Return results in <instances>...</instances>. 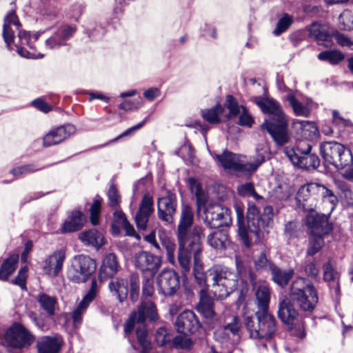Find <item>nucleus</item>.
Returning a JSON list of instances; mask_svg holds the SVG:
<instances>
[{"instance_id": "4d7b16f0", "label": "nucleus", "mask_w": 353, "mask_h": 353, "mask_svg": "<svg viewBox=\"0 0 353 353\" xmlns=\"http://www.w3.org/2000/svg\"><path fill=\"white\" fill-rule=\"evenodd\" d=\"M39 170H41V168H37L36 165L33 164H29L13 168L10 171V173L13 174L15 178H18L21 176L30 174Z\"/></svg>"}, {"instance_id": "680f3d73", "label": "nucleus", "mask_w": 353, "mask_h": 353, "mask_svg": "<svg viewBox=\"0 0 353 353\" xmlns=\"http://www.w3.org/2000/svg\"><path fill=\"white\" fill-rule=\"evenodd\" d=\"M290 195V191L286 185H279L273 190V196L278 200H286Z\"/></svg>"}, {"instance_id": "473e14b6", "label": "nucleus", "mask_w": 353, "mask_h": 353, "mask_svg": "<svg viewBox=\"0 0 353 353\" xmlns=\"http://www.w3.org/2000/svg\"><path fill=\"white\" fill-rule=\"evenodd\" d=\"M61 343L56 337L43 336L37 341V353H59Z\"/></svg>"}, {"instance_id": "5fc2aeb1", "label": "nucleus", "mask_w": 353, "mask_h": 353, "mask_svg": "<svg viewBox=\"0 0 353 353\" xmlns=\"http://www.w3.org/2000/svg\"><path fill=\"white\" fill-rule=\"evenodd\" d=\"M324 244L323 236H313L309 243L307 254L313 256L320 251Z\"/></svg>"}, {"instance_id": "c756f323", "label": "nucleus", "mask_w": 353, "mask_h": 353, "mask_svg": "<svg viewBox=\"0 0 353 353\" xmlns=\"http://www.w3.org/2000/svg\"><path fill=\"white\" fill-rule=\"evenodd\" d=\"M21 23L14 12H9L4 19L3 37L8 49L12 50L11 43L14 41V32L19 30Z\"/></svg>"}, {"instance_id": "bf43d9fd", "label": "nucleus", "mask_w": 353, "mask_h": 353, "mask_svg": "<svg viewBox=\"0 0 353 353\" xmlns=\"http://www.w3.org/2000/svg\"><path fill=\"white\" fill-rule=\"evenodd\" d=\"M155 340L160 346L170 342L171 336L165 327H160L157 329L155 334Z\"/></svg>"}, {"instance_id": "2eb2a0df", "label": "nucleus", "mask_w": 353, "mask_h": 353, "mask_svg": "<svg viewBox=\"0 0 353 353\" xmlns=\"http://www.w3.org/2000/svg\"><path fill=\"white\" fill-rule=\"evenodd\" d=\"M204 214V222L211 228L228 226L232 222L230 210L218 204L208 205Z\"/></svg>"}, {"instance_id": "79ce46f5", "label": "nucleus", "mask_w": 353, "mask_h": 353, "mask_svg": "<svg viewBox=\"0 0 353 353\" xmlns=\"http://www.w3.org/2000/svg\"><path fill=\"white\" fill-rule=\"evenodd\" d=\"M189 184L192 192L194 191L196 199L197 212H199L201 208L205 206L208 201V194L202 189L201 185L196 182V180L194 178L189 179Z\"/></svg>"}, {"instance_id": "4468645a", "label": "nucleus", "mask_w": 353, "mask_h": 353, "mask_svg": "<svg viewBox=\"0 0 353 353\" xmlns=\"http://www.w3.org/2000/svg\"><path fill=\"white\" fill-rule=\"evenodd\" d=\"M203 236L202 228L199 226H194L191 232V241L178 240L179 242V252H178V261L183 273L185 274L189 272L191 267V256L193 255V246L192 243L197 242L201 243L200 241Z\"/></svg>"}, {"instance_id": "a19ab883", "label": "nucleus", "mask_w": 353, "mask_h": 353, "mask_svg": "<svg viewBox=\"0 0 353 353\" xmlns=\"http://www.w3.org/2000/svg\"><path fill=\"white\" fill-rule=\"evenodd\" d=\"M19 261L17 254L10 255L0 267V281H6L15 271Z\"/></svg>"}, {"instance_id": "774afa93", "label": "nucleus", "mask_w": 353, "mask_h": 353, "mask_svg": "<svg viewBox=\"0 0 353 353\" xmlns=\"http://www.w3.org/2000/svg\"><path fill=\"white\" fill-rule=\"evenodd\" d=\"M143 283L142 287L143 296L146 298L150 297L154 293V281L153 277L147 276Z\"/></svg>"}, {"instance_id": "aec40b11", "label": "nucleus", "mask_w": 353, "mask_h": 353, "mask_svg": "<svg viewBox=\"0 0 353 353\" xmlns=\"http://www.w3.org/2000/svg\"><path fill=\"white\" fill-rule=\"evenodd\" d=\"M75 25L61 24L50 37L46 40V46L49 49H58L67 45V41L76 33Z\"/></svg>"}, {"instance_id": "b1692460", "label": "nucleus", "mask_w": 353, "mask_h": 353, "mask_svg": "<svg viewBox=\"0 0 353 353\" xmlns=\"http://www.w3.org/2000/svg\"><path fill=\"white\" fill-rule=\"evenodd\" d=\"M76 132V128L71 123L60 125L50 130L43 138V145L50 147L65 141Z\"/></svg>"}, {"instance_id": "423d86ee", "label": "nucleus", "mask_w": 353, "mask_h": 353, "mask_svg": "<svg viewBox=\"0 0 353 353\" xmlns=\"http://www.w3.org/2000/svg\"><path fill=\"white\" fill-rule=\"evenodd\" d=\"M319 148L324 163L338 170L343 169L353 162L352 152L339 142L325 141L321 143Z\"/></svg>"}, {"instance_id": "5701e85b", "label": "nucleus", "mask_w": 353, "mask_h": 353, "mask_svg": "<svg viewBox=\"0 0 353 353\" xmlns=\"http://www.w3.org/2000/svg\"><path fill=\"white\" fill-rule=\"evenodd\" d=\"M305 224L313 236H323L332 230L328 217L324 214L311 213L307 215Z\"/></svg>"}, {"instance_id": "412c9836", "label": "nucleus", "mask_w": 353, "mask_h": 353, "mask_svg": "<svg viewBox=\"0 0 353 353\" xmlns=\"http://www.w3.org/2000/svg\"><path fill=\"white\" fill-rule=\"evenodd\" d=\"M98 291L97 282L93 279L88 292L83 297L81 302L77 305L71 313V317L74 327H79L83 321V316L87 311L90 304L95 299Z\"/></svg>"}, {"instance_id": "f3484780", "label": "nucleus", "mask_w": 353, "mask_h": 353, "mask_svg": "<svg viewBox=\"0 0 353 353\" xmlns=\"http://www.w3.org/2000/svg\"><path fill=\"white\" fill-rule=\"evenodd\" d=\"M176 207V194L170 191H167L165 195L159 197L157 200L158 217L165 224H172Z\"/></svg>"}, {"instance_id": "13d9d810", "label": "nucleus", "mask_w": 353, "mask_h": 353, "mask_svg": "<svg viewBox=\"0 0 353 353\" xmlns=\"http://www.w3.org/2000/svg\"><path fill=\"white\" fill-rule=\"evenodd\" d=\"M225 106L230 111L231 116H236L242 110L243 105H239L237 101L232 95H228L225 100Z\"/></svg>"}, {"instance_id": "72a5a7b5", "label": "nucleus", "mask_w": 353, "mask_h": 353, "mask_svg": "<svg viewBox=\"0 0 353 353\" xmlns=\"http://www.w3.org/2000/svg\"><path fill=\"white\" fill-rule=\"evenodd\" d=\"M323 269L324 281L327 283L330 291L336 296H339L340 293L339 273L334 270L330 261L324 264Z\"/></svg>"}, {"instance_id": "a18cd8bd", "label": "nucleus", "mask_w": 353, "mask_h": 353, "mask_svg": "<svg viewBox=\"0 0 353 353\" xmlns=\"http://www.w3.org/2000/svg\"><path fill=\"white\" fill-rule=\"evenodd\" d=\"M159 239L162 246L165 249L167 258L171 264L175 262V250L176 245L173 239L168 236L165 234H159Z\"/></svg>"}, {"instance_id": "dca6fc26", "label": "nucleus", "mask_w": 353, "mask_h": 353, "mask_svg": "<svg viewBox=\"0 0 353 353\" xmlns=\"http://www.w3.org/2000/svg\"><path fill=\"white\" fill-rule=\"evenodd\" d=\"M135 267L139 269L145 277H154L161 266V258L149 252L141 251L135 254L134 257Z\"/></svg>"}, {"instance_id": "864d4df0", "label": "nucleus", "mask_w": 353, "mask_h": 353, "mask_svg": "<svg viewBox=\"0 0 353 353\" xmlns=\"http://www.w3.org/2000/svg\"><path fill=\"white\" fill-rule=\"evenodd\" d=\"M293 23V17L288 14H285L279 19L276 23L275 29L273 30V34L276 36H279L285 31H286L289 27Z\"/></svg>"}, {"instance_id": "8fccbe9b", "label": "nucleus", "mask_w": 353, "mask_h": 353, "mask_svg": "<svg viewBox=\"0 0 353 353\" xmlns=\"http://www.w3.org/2000/svg\"><path fill=\"white\" fill-rule=\"evenodd\" d=\"M288 101L297 116L308 117L310 113V108L299 102L294 96L288 95Z\"/></svg>"}, {"instance_id": "37998d69", "label": "nucleus", "mask_w": 353, "mask_h": 353, "mask_svg": "<svg viewBox=\"0 0 353 353\" xmlns=\"http://www.w3.org/2000/svg\"><path fill=\"white\" fill-rule=\"evenodd\" d=\"M270 272L272 280L281 288H284L288 285L294 274L293 270H282L275 265Z\"/></svg>"}, {"instance_id": "1a4fd4ad", "label": "nucleus", "mask_w": 353, "mask_h": 353, "mask_svg": "<svg viewBox=\"0 0 353 353\" xmlns=\"http://www.w3.org/2000/svg\"><path fill=\"white\" fill-rule=\"evenodd\" d=\"M312 145L307 142H301L294 148H286L285 153L289 160L295 165L302 169H316L320 164L319 157L311 153Z\"/></svg>"}, {"instance_id": "0e129e2a", "label": "nucleus", "mask_w": 353, "mask_h": 353, "mask_svg": "<svg viewBox=\"0 0 353 353\" xmlns=\"http://www.w3.org/2000/svg\"><path fill=\"white\" fill-rule=\"evenodd\" d=\"M139 277L136 274H132L130 277V299L135 302L139 297Z\"/></svg>"}, {"instance_id": "393cba45", "label": "nucleus", "mask_w": 353, "mask_h": 353, "mask_svg": "<svg viewBox=\"0 0 353 353\" xmlns=\"http://www.w3.org/2000/svg\"><path fill=\"white\" fill-rule=\"evenodd\" d=\"M296 200L299 207L304 211H313L317 201L314 183H309L301 186L296 193Z\"/></svg>"}, {"instance_id": "f8f14e48", "label": "nucleus", "mask_w": 353, "mask_h": 353, "mask_svg": "<svg viewBox=\"0 0 353 353\" xmlns=\"http://www.w3.org/2000/svg\"><path fill=\"white\" fill-rule=\"evenodd\" d=\"M294 303L290 298L283 299L279 303L278 316L281 321L288 325L290 329H295V334L299 338L305 336V325L299 320V312L294 307Z\"/></svg>"}, {"instance_id": "a211bd4d", "label": "nucleus", "mask_w": 353, "mask_h": 353, "mask_svg": "<svg viewBox=\"0 0 353 353\" xmlns=\"http://www.w3.org/2000/svg\"><path fill=\"white\" fill-rule=\"evenodd\" d=\"M157 285L160 294L172 296L179 288V276L173 270H163L157 278Z\"/></svg>"}, {"instance_id": "2f4dec72", "label": "nucleus", "mask_w": 353, "mask_h": 353, "mask_svg": "<svg viewBox=\"0 0 353 353\" xmlns=\"http://www.w3.org/2000/svg\"><path fill=\"white\" fill-rule=\"evenodd\" d=\"M85 221V216L81 211H72L63 222L61 228V232L70 233L78 231L83 228Z\"/></svg>"}, {"instance_id": "6e6552de", "label": "nucleus", "mask_w": 353, "mask_h": 353, "mask_svg": "<svg viewBox=\"0 0 353 353\" xmlns=\"http://www.w3.org/2000/svg\"><path fill=\"white\" fill-rule=\"evenodd\" d=\"M241 323L237 316H233L230 323L218 327L214 332L216 344L210 347L211 353H232L233 337H238Z\"/></svg>"}, {"instance_id": "a878e982", "label": "nucleus", "mask_w": 353, "mask_h": 353, "mask_svg": "<svg viewBox=\"0 0 353 353\" xmlns=\"http://www.w3.org/2000/svg\"><path fill=\"white\" fill-rule=\"evenodd\" d=\"M194 221V212L188 205H183L180 213L179 223L177 227L178 240L191 241L190 230Z\"/></svg>"}, {"instance_id": "e433bc0d", "label": "nucleus", "mask_w": 353, "mask_h": 353, "mask_svg": "<svg viewBox=\"0 0 353 353\" xmlns=\"http://www.w3.org/2000/svg\"><path fill=\"white\" fill-rule=\"evenodd\" d=\"M119 268L117 256L114 253H110L103 260L99 276L101 278L112 277L117 273Z\"/></svg>"}, {"instance_id": "09e8293b", "label": "nucleus", "mask_w": 353, "mask_h": 353, "mask_svg": "<svg viewBox=\"0 0 353 353\" xmlns=\"http://www.w3.org/2000/svg\"><path fill=\"white\" fill-rule=\"evenodd\" d=\"M318 59L321 61H326L332 65L338 64L344 59V55L336 50H327L318 54Z\"/></svg>"}, {"instance_id": "c9c22d12", "label": "nucleus", "mask_w": 353, "mask_h": 353, "mask_svg": "<svg viewBox=\"0 0 353 353\" xmlns=\"http://www.w3.org/2000/svg\"><path fill=\"white\" fill-rule=\"evenodd\" d=\"M199 298V302L196 307V310L207 319L212 318L215 314L213 310V301L208 296L206 289L200 290Z\"/></svg>"}, {"instance_id": "0eeeda50", "label": "nucleus", "mask_w": 353, "mask_h": 353, "mask_svg": "<svg viewBox=\"0 0 353 353\" xmlns=\"http://www.w3.org/2000/svg\"><path fill=\"white\" fill-rule=\"evenodd\" d=\"M265 153L257 150L255 156L247 163H241L236 154L227 150L221 154H216L214 158L225 170L252 173L265 161Z\"/></svg>"}, {"instance_id": "58836bf2", "label": "nucleus", "mask_w": 353, "mask_h": 353, "mask_svg": "<svg viewBox=\"0 0 353 353\" xmlns=\"http://www.w3.org/2000/svg\"><path fill=\"white\" fill-rule=\"evenodd\" d=\"M314 190L317 199L321 198L323 200H327L330 203L331 210H333L338 204L339 200L332 190L328 186L319 183H314Z\"/></svg>"}, {"instance_id": "c85d7f7f", "label": "nucleus", "mask_w": 353, "mask_h": 353, "mask_svg": "<svg viewBox=\"0 0 353 353\" xmlns=\"http://www.w3.org/2000/svg\"><path fill=\"white\" fill-rule=\"evenodd\" d=\"M65 259V251L63 250L55 251L45 261V263L43 268L45 274L52 277L58 276L62 270Z\"/></svg>"}, {"instance_id": "9b49d317", "label": "nucleus", "mask_w": 353, "mask_h": 353, "mask_svg": "<svg viewBox=\"0 0 353 353\" xmlns=\"http://www.w3.org/2000/svg\"><path fill=\"white\" fill-rule=\"evenodd\" d=\"M97 264L94 259L86 255H79L74 258L68 270V278L74 283H84L95 272Z\"/></svg>"}, {"instance_id": "de8ad7c7", "label": "nucleus", "mask_w": 353, "mask_h": 353, "mask_svg": "<svg viewBox=\"0 0 353 353\" xmlns=\"http://www.w3.org/2000/svg\"><path fill=\"white\" fill-rule=\"evenodd\" d=\"M38 301L41 307L48 313V315L54 314L55 307L57 301L55 297L50 296L46 294L39 295Z\"/></svg>"}, {"instance_id": "7c9ffc66", "label": "nucleus", "mask_w": 353, "mask_h": 353, "mask_svg": "<svg viewBox=\"0 0 353 353\" xmlns=\"http://www.w3.org/2000/svg\"><path fill=\"white\" fill-rule=\"evenodd\" d=\"M193 248L194 256V267L193 274L196 281L201 287L206 286L207 279L204 274L203 266L200 259V254L201 252V244L194 242L192 243Z\"/></svg>"}, {"instance_id": "3c124183", "label": "nucleus", "mask_w": 353, "mask_h": 353, "mask_svg": "<svg viewBox=\"0 0 353 353\" xmlns=\"http://www.w3.org/2000/svg\"><path fill=\"white\" fill-rule=\"evenodd\" d=\"M293 125L294 127H299L302 130V132L305 137L307 136V131L309 132V137L316 136V134L318 133V128L316 124L313 122L297 119L294 121Z\"/></svg>"}, {"instance_id": "9d476101", "label": "nucleus", "mask_w": 353, "mask_h": 353, "mask_svg": "<svg viewBox=\"0 0 353 353\" xmlns=\"http://www.w3.org/2000/svg\"><path fill=\"white\" fill-rule=\"evenodd\" d=\"M278 213L277 210H274L271 205H263V212L262 217L260 210L253 201H248L247 220L249 230L255 234H258L259 232L265 228L269 226L272 221L273 217Z\"/></svg>"}, {"instance_id": "bb28decb", "label": "nucleus", "mask_w": 353, "mask_h": 353, "mask_svg": "<svg viewBox=\"0 0 353 353\" xmlns=\"http://www.w3.org/2000/svg\"><path fill=\"white\" fill-rule=\"evenodd\" d=\"M199 326V321L195 314L190 310H185L181 313L175 322L177 332L185 336L194 333Z\"/></svg>"}, {"instance_id": "6e6d98bb", "label": "nucleus", "mask_w": 353, "mask_h": 353, "mask_svg": "<svg viewBox=\"0 0 353 353\" xmlns=\"http://www.w3.org/2000/svg\"><path fill=\"white\" fill-rule=\"evenodd\" d=\"M101 199L96 198L91 205L90 210V220L93 225L99 224V216L101 212Z\"/></svg>"}, {"instance_id": "ddd939ff", "label": "nucleus", "mask_w": 353, "mask_h": 353, "mask_svg": "<svg viewBox=\"0 0 353 353\" xmlns=\"http://www.w3.org/2000/svg\"><path fill=\"white\" fill-rule=\"evenodd\" d=\"M34 335L23 325L15 323L5 333V342L9 347L23 350L28 348L34 342Z\"/></svg>"}, {"instance_id": "69168bd1", "label": "nucleus", "mask_w": 353, "mask_h": 353, "mask_svg": "<svg viewBox=\"0 0 353 353\" xmlns=\"http://www.w3.org/2000/svg\"><path fill=\"white\" fill-rule=\"evenodd\" d=\"M239 114V124L242 126L251 127L254 120L245 107L242 108Z\"/></svg>"}, {"instance_id": "39448f33", "label": "nucleus", "mask_w": 353, "mask_h": 353, "mask_svg": "<svg viewBox=\"0 0 353 353\" xmlns=\"http://www.w3.org/2000/svg\"><path fill=\"white\" fill-rule=\"evenodd\" d=\"M244 325L254 339L269 341L277 330L276 319L269 312H256L255 316H245Z\"/></svg>"}, {"instance_id": "603ef678", "label": "nucleus", "mask_w": 353, "mask_h": 353, "mask_svg": "<svg viewBox=\"0 0 353 353\" xmlns=\"http://www.w3.org/2000/svg\"><path fill=\"white\" fill-rule=\"evenodd\" d=\"M274 265L271 261L268 259L265 254L263 252H261L254 259V266L257 271L270 272Z\"/></svg>"}, {"instance_id": "cd10ccee", "label": "nucleus", "mask_w": 353, "mask_h": 353, "mask_svg": "<svg viewBox=\"0 0 353 353\" xmlns=\"http://www.w3.org/2000/svg\"><path fill=\"white\" fill-rule=\"evenodd\" d=\"M248 278L253 287L256 289L255 296L258 307L256 312H269L270 292L268 286L264 282L257 285L256 276L252 270L248 271Z\"/></svg>"}, {"instance_id": "e2e57ef3", "label": "nucleus", "mask_w": 353, "mask_h": 353, "mask_svg": "<svg viewBox=\"0 0 353 353\" xmlns=\"http://www.w3.org/2000/svg\"><path fill=\"white\" fill-rule=\"evenodd\" d=\"M339 22L343 30H350L353 28V15L350 11H344L339 16Z\"/></svg>"}, {"instance_id": "338daca9", "label": "nucleus", "mask_w": 353, "mask_h": 353, "mask_svg": "<svg viewBox=\"0 0 353 353\" xmlns=\"http://www.w3.org/2000/svg\"><path fill=\"white\" fill-rule=\"evenodd\" d=\"M28 268L24 266L21 268L17 276L13 280V283L20 286L22 289L26 288V280L27 278Z\"/></svg>"}, {"instance_id": "052dcab7", "label": "nucleus", "mask_w": 353, "mask_h": 353, "mask_svg": "<svg viewBox=\"0 0 353 353\" xmlns=\"http://www.w3.org/2000/svg\"><path fill=\"white\" fill-rule=\"evenodd\" d=\"M107 195L109 199V205L113 208H117L121 202V196L114 184L110 186Z\"/></svg>"}, {"instance_id": "f257e3e1", "label": "nucleus", "mask_w": 353, "mask_h": 353, "mask_svg": "<svg viewBox=\"0 0 353 353\" xmlns=\"http://www.w3.org/2000/svg\"><path fill=\"white\" fill-rule=\"evenodd\" d=\"M236 270L227 266L215 265L210 268L207 273L208 279L212 282V292L217 299H224L236 290L239 276L241 281L246 282L248 271L241 261L236 259Z\"/></svg>"}, {"instance_id": "4c0bfd02", "label": "nucleus", "mask_w": 353, "mask_h": 353, "mask_svg": "<svg viewBox=\"0 0 353 353\" xmlns=\"http://www.w3.org/2000/svg\"><path fill=\"white\" fill-rule=\"evenodd\" d=\"M79 239L87 245L100 248L104 244V238L102 234L97 230L92 229L80 232Z\"/></svg>"}, {"instance_id": "f704fd0d", "label": "nucleus", "mask_w": 353, "mask_h": 353, "mask_svg": "<svg viewBox=\"0 0 353 353\" xmlns=\"http://www.w3.org/2000/svg\"><path fill=\"white\" fill-rule=\"evenodd\" d=\"M108 288L112 295L115 296L119 302L126 299L128 294V283L126 279L114 278L109 283Z\"/></svg>"}, {"instance_id": "20e7f679", "label": "nucleus", "mask_w": 353, "mask_h": 353, "mask_svg": "<svg viewBox=\"0 0 353 353\" xmlns=\"http://www.w3.org/2000/svg\"><path fill=\"white\" fill-rule=\"evenodd\" d=\"M289 298L301 310L312 312L319 301L318 292L314 285L307 279H296L290 286Z\"/></svg>"}, {"instance_id": "f03ea898", "label": "nucleus", "mask_w": 353, "mask_h": 353, "mask_svg": "<svg viewBox=\"0 0 353 353\" xmlns=\"http://www.w3.org/2000/svg\"><path fill=\"white\" fill-rule=\"evenodd\" d=\"M254 101L264 113L268 114L263 128L267 130L277 145L287 143L290 140L288 123L280 105L273 99L259 97L255 98Z\"/></svg>"}, {"instance_id": "49530a36", "label": "nucleus", "mask_w": 353, "mask_h": 353, "mask_svg": "<svg viewBox=\"0 0 353 353\" xmlns=\"http://www.w3.org/2000/svg\"><path fill=\"white\" fill-rule=\"evenodd\" d=\"M223 112V108L217 104L212 108L202 110V117L205 121L210 123H218L220 122V115Z\"/></svg>"}, {"instance_id": "4be33fe9", "label": "nucleus", "mask_w": 353, "mask_h": 353, "mask_svg": "<svg viewBox=\"0 0 353 353\" xmlns=\"http://www.w3.org/2000/svg\"><path fill=\"white\" fill-rule=\"evenodd\" d=\"M154 199L149 193L145 194L139 203L134 221L138 229L145 230L150 216L154 213Z\"/></svg>"}, {"instance_id": "7ed1b4c3", "label": "nucleus", "mask_w": 353, "mask_h": 353, "mask_svg": "<svg viewBox=\"0 0 353 353\" xmlns=\"http://www.w3.org/2000/svg\"><path fill=\"white\" fill-rule=\"evenodd\" d=\"M148 318L151 321H154L158 318L156 307L150 300L142 301L138 311L133 312L124 326V332L126 337L134 348V344L130 340V335L134 330H136L137 341L142 347L141 353H149L151 349V343L148 339V332L145 328V319Z\"/></svg>"}, {"instance_id": "c03bdc74", "label": "nucleus", "mask_w": 353, "mask_h": 353, "mask_svg": "<svg viewBox=\"0 0 353 353\" xmlns=\"http://www.w3.org/2000/svg\"><path fill=\"white\" fill-rule=\"evenodd\" d=\"M309 34L319 43L320 42H329L331 41V36L325 26L314 23L309 29Z\"/></svg>"}, {"instance_id": "6ab92c4d", "label": "nucleus", "mask_w": 353, "mask_h": 353, "mask_svg": "<svg viewBox=\"0 0 353 353\" xmlns=\"http://www.w3.org/2000/svg\"><path fill=\"white\" fill-rule=\"evenodd\" d=\"M41 32H37L33 35L26 31H19L18 37L19 43L15 44L17 53L22 57L28 59H40L44 57V54L38 52L32 46V41H36L41 36Z\"/></svg>"}, {"instance_id": "ea45409f", "label": "nucleus", "mask_w": 353, "mask_h": 353, "mask_svg": "<svg viewBox=\"0 0 353 353\" xmlns=\"http://www.w3.org/2000/svg\"><path fill=\"white\" fill-rule=\"evenodd\" d=\"M208 243L214 249H224L228 243V235L226 231L219 230L208 236Z\"/></svg>"}]
</instances>
